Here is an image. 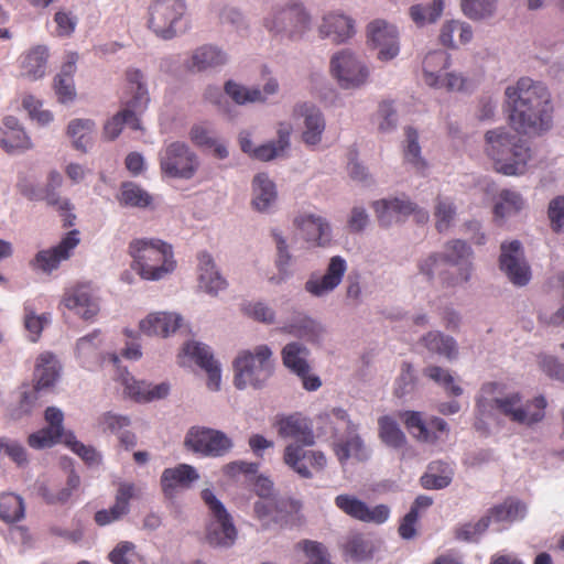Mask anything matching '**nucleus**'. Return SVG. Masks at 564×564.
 Masks as SVG:
<instances>
[{
    "label": "nucleus",
    "mask_w": 564,
    "mask_h": 564,
    "mask_svg": "<svg viewBox=\"0 0 564 564\" xmlns=\"http://www.w3.org/2000/svg\"><path fill=\"white\" fill-rule=\"evenodd\" d=\"M65 306L84 319H90L99 312L97 297L88 285H77L67 291L63 300Z\"/></svg>",
    "instance_id": "28"
},
{
    "label": "nucleus",
    "mask_w": 564,
    "mask_h": 564,
    "mask_svg": "<svg viewBox=\"0 0 564 564\" xmlns=\"http://www.w3.org/2000/svg\"><path fill=\"white\" fill-rule=\"evenodd\" d=\"M497 0H462L464 14L471 20H482L494 14Z\"/></svg>",
    "instance_id": "60"
},
{
    "label": "nucleus",
    "mask_w": 564,
    "mask_h": 564,
    "mask_svg": "<svg viewBox=\"0 0 564 564\" xmlns=\"http://www.w3.org/2000/svg\"><path fill=\"white\" fill-rule=\"evenodd\" d=\"M271 235L276 249L274 265L278 270V273L272 275L269 281L274 285H281L282 283H285L288 280L293 278L295 273L292 269L293 254L290 251L285 237L279 229H273Z\"/></svg>",
    "instance_id": "33"
},
{
    "label": "nucleus",
    "mask_w": 564,
    "mask_h": 564,
    "mask_svg": "<svg viewBox=\"0 0 564 564\" xmlns=\"http://www.w3.org/2000/svg\"><path fill=\"white\" fill-rule=\"evenodd\" d=\"M25 506L23 499L15 494L0 495V519L11 523L24 518Z\"/></svg>",
    "instance_id": "57"
},
{
    "label": "nucleus",
    "mask_w": 564,
    "mask_h": 564,
    "mask_svg": "<svg viewBox=\"0 0 564 564\" xmlns=\"http://www.w3.org/2000/svg\"><path fill=\"white\" fill-rule=\"evenodd\" d=\"M187 451L203 457H223L234 447L232 440L223 431L205 426H192L184 438Z\"/></svg>",
    "instance_id": "13"
},
{
    "label": "nucleus",
    "mask_w": 564,
    "mask_h": 564,
    "mask_svg": "<svg viewBox=\"0 0 564 564\" xmlns=\"http://www.w3.org/2000/svg\"><path fill=\"white\" fill-rule=\"evenodd\" d=\"M486 153L492 159L497 172L505 175L522 174L530 159V148L518 134L506 128L487 131Z\"/></svg>",
    "instance_id": "4"
},
{
    "label": "nucleus",
    "mask_w": 564,
    "mask_h": 564,
    "mask_svg": "<svg viewBox=\"0 0 564 564\" xmlns=\"http://www.w3.org/2000/svg\"><path fill=\"white\" fill-rule=\"evenodd\" d=\"M416 387V376L413 366L410 362L403 361L401 372L395 381L394 393L398 398H404L411 394Z\"/></svg>",
    "instance_id": "63"
},
{
    "label": "nucleus",
    "mask_w": 564,
    "mask_h": 564,
    "mask_svg": "<svg viewBox=\"0 0 564 564\" xmlns=\"http://www.w3.org/2000/svg\"><path fill=\"white\" fill-rule=\"evenodd\" d=\"M489 528V518L484 516L476 522H465L455 527L454 536L457 541L478 543L482 534Z\"/></svg>",
    "instance_id": "59"
},
{
    "label": "nucleus",
    "mask_w": 564,
    "mask_h": 564,
    "mask_svg": "<svg viewBox=\"0 0 564 564\" xmlns=\"http://www.w3.org/2000/svg\"><path fill=\"white\" fill-rule=\"evenodd\" d=\"M452 466L443 460L431 462L427 471L421 477V485L429 490H440L448 487L453 480Z\"/></svg>",
    "instance_id": "45"
},
{
    "label": "nucleus",
    "mask_w": 564,
    "mask_h": 564,
    "mask_svg": "<svg viewBox=\"0 0 564 564\" xmlns=\"http://www.w3.org/2000/svg\"><path fill=\"white\" fill-rule=\"evenodd\" d=\"M228 62L226 52L215 45H202L197 47L186 66L192 73L217 70Z\"/></svg>",
    "instance_id": "29"
},
{
    "label": "nucleus",
    "mask_w": 564,
    "mask_h": 564,
    "mask_svg": "<svg viewBox=\"0 0 564 564\" xmlns=\"http://www.w3.org/2000/svg\"><path fill=\"white\" fill-rule=\"evenodd\" d=\"M499 265L508 279L517 286H524L531 280V269L523 257L519 240L503 242L500 247Z\"/></svg>",
    "instance_id": "19"
},
{
    "label": "nucleus",
    "mask_w": 564,
    "mask_h": 564,
    "mask_svg": "<svg viewBox=\"0 0 564 564\" xmlns=\"http://www.w3.org/2000/svg\"><path fill=\"white\" fill-rule=\"evenodd\" d=\"M198 285L210 295H217L219 291L227 286V282L217 270L213 257L205 251L198 256Z\"/></svg>",
    "instance_id": "36"
},
{
    "label": "nucleus",
    "mask_w": 564,
    "mask_h": 564,
    "mask_svg": "<svg viewBox=\"0 0 564 564\" xmlns=\"http://www.w3.org/2000/svg\"><path fill=\"white\" fill-rule=\"evenodd\" d=\"M319 36L340 44L351 39L355 33V20L339 12H330L323 17L318 26Z\"/></svg>",
    "instance_id": "26"
},
{
    "label": "nucleus",
    "mask_w": 564,
    "mask_h": 564,
    "mask_svg": "<svg viewBox=\"0 0 564 564\" xmlns=\"http://www.w3.org/2000/svg\"><path fill=\"white\" fill-rule=\"evenodd\" d=\"M199 479L196 468L180 464L173 468H166L161 476V485L165 494H170L176 486L188 487L192 482Z\"/></svg>",
    "instance_id": "46"
},
{
    "label": "nucleus",
    "mask_w": 564,
    "mask_h": 564,
    "mask_svg": "<svg viewBox=\"0 0 564 564\" xmlns=\"http://www.w3.org/2000/svg\"><path fill=\"white\" fill-rule=\"evenodd\" d=\"M275 426L281 437L293 438L295 442L285 446L283 460L293 471L305 479L313 478V473L304 463L322 471L327 465V458L321 451H306L304 446L315 444V435L311 421L301 413L276 417Z\"/></svg>",
    "instance_id": "2"
},
{
    "label": "nucleus",
    "mask_w": 564,
    "mask_h": 564,
    "mask_svg": "<svg viewBox=\"0 0 564 564\" xmlns=\"http://www.w3.org/2000/svg\"><path fill=\"white\" fill-rule=\"evenodd\" d=\"M524 207L521 194L511 189H502L495 204L496 217L506 218L518 214Z\"/></svg>",
    "instance_id": "56"
},
{
    "label": "nucleus",
    "mask_w": 564,
    "mask_h": 564,
    "mask_svg": "<svg viewBox=\"0 0 564 564\" xmlns=\"http://www.w3.org/2000/svg\"><path fill=\"white\" fill-rule=\"evenodd\" d=\"M295 510V502L288 498L258 499L253 503V513L262 530L283 528Z\"/></svg>",
    "instance_id": "16"
},
{
    "label": "nucleus",
    "mask_w": 564,
    "mask_h": 564,
    "mask_svg": "<svg viewBox=\"0 0 564 564\" xmlns=\"http://www.w3.org/2000/svg\"><path fill=\"white\" fill-rule=\"evenodd\" d=\"M527 514V506L519 499L509 498L502 503L494 506L488 510L484 518H489V525L492 522H514L524 519Z\"/></svg>",
    "instance_id": "44"
},
{
    "label": "nucleus",
    "mask_w": 564,
    "mask_h": 564,
    "mask_svg": "<svg viewBox=\"0 0 564 564\" xmlns=\"http://www.w3.org/2000/svg\"><path fill=\"white\" fill-rule=\"evenodd\" d=\"M293 117L303 119L302 141L313 148L321 143L326 122L324 115L314 104L299 102L293 107Z\"/></svg>",
    "instance_id": "21"
},
{
    "label": "nucleus",
    "mask_w": 564,
    "mask_h": 564,
    "mask_svg": "<svg viewBox=\"0 0 564 564\" xmlns=\"http://www.w3.org/2000/svg\"><path fill=\"white\" fill-rule=\"evenodd\" d=\"M186 12L185 0H152L148 26L160 39L172 40L187 30Z\"/></svg>",
    "instance_id": "7"
},
{
    "label": "nucleus",
    "mask_w": 564,
    "mask_h": 564,
    "mask_svg": "<svg viewBox=\"0 0 564 564\" xmlns=\"http://www.w3.org/2000/svg\"><path fill=\"white\" fill-rule=\"evenodd\" d=\"M272 357V349L264 344L256 346L253 350H240L232 361L234 386L238 390L265 387L274 373Z\"/></svg>",
    "instance_id": "6"
},
{
    "label": "nucleus",
    "mask_w": 564,
    "mask_h": 564,
    "mask_svg": "<svg viewBox=\"0 0 564 564\" xmlns=\"http://www.w3.org/2000/svg\"><path fill=\"white\" fill-rule=\"evenodd\" d=\"M202 499L209 510L206 540L213 546L229 547L237 539V530L231 516L212 489L202 491Z\"/></svg>",
    "instance_id": "10"
},
{
    "label": "nucleus",
    "mask_w": 564,
    "mask_h": 564,
    "mask_svg": "<svg viewBox=\"0 0 564 564\" xmlns=\"http://www.w3.org/2000/svg\"><path fill=\"white\" fill-rule=\"evenodd\" d=\"M63 184V176L57 171H51L47 176V183L42 188V200H45L47 205L57 207L59 210L69 212L72 204L68 199L61 198L58 188Z\"/></svg>",
    "instance_id": "55"
},
{
    "label": "nucleus",
    "mask_w": 564,
    "mask_h": 564,
    "mask_svg": "<svg viewBox=\"0 0 564 564\" xmlns=\"http://www.w3.org/2000/svg\"><path fill=\"white\" fill-rule=\"evenodd\" d=\"M0 448L18 467L28 465V453L22 443L9 437H0Z\"/></svg>",
    "instance_id": "64"
},
{
    "label": "nucleus",
    "mask_w": 564,
    "mask_h": 564,
    "mask_svg": "<svg viewBox=\"0 0 564 564\" xmlns=\"http://www.w3.org/2000/svg\"><path fill=\"white\" fill-rule=\"evenodd\" d=\"M372 208L379 225L386 228L404 221L413 212L412 200L404 195L375 200Z\"/></svg>",
    "instance_id": "25"
},
{
    "label": "nucleus",
    "mask_w": 564,
    "mask_h": 564,
    "mask_svg": "<svg viewBox=\"0 0 564 564\" xmlns=\"http://www.w3.org/2000/svg\"><path fill=\"white\" fill-rule=\"evenodd\" d=\"M183 351L192 358L197 366L204 369L208 376L207 387L212 391H218L221 383V367L214 358L212 348L203 343L188 341L184 345Z\"/></svg>",
    "instance_id": "23"
},
{
    "label": "nucleus",
    "mask_w": 564,
    "mask_h": 564,
    "mask_svg": "<svg viewBox=\"0 0 564 564\" xmlns=\"http://www.w3.org/2000/svg\"><path fill=\"white\" fill-rule=\"evenodd\" d=\"M59 362L52 352L41 354L34 369V386L43 391L53 387L59 378Z\"/></svg>",
    "instance_id": "41"
},
{
    "label": "nucleus",
    "mask_w": 564,
    "mask_h": 564,
    "mask_svg": "<svg viewBox=\"0 0 564 564\" xmlns=\"http://www.w3.org/2000/svg\"><path fill=\"white\" fill-rule=\"evenodd\" d=\"M508 119L519 133L540 134L551 129L553 105L547 87L529 77H521L505 90Z\"/></svg>",
    "instance_id": "1"
},
{
    "label": "nucleus",
    "mask_w": 564,
    "mask_h": 564,
    "mask_svg": "<svg viewBox=\"0 0 564 564\" xmlns=\"http://www.w3.org/2000/svg\"><path fill=\"white\" fill-rule=\"evenodd\" d=\"M335 506L348 517L373 524H383L390 518V508L387 505L369 507L356 496L341 494L335 498Z\"/></svg>",
    "instance_id": "20"
},
{
    "label": "nucleus",
    "mask_w": 564,
    "mask_h": 564,
    "mask_svg": "<svg viewBox=\"0 0 564 564\" xmlns=\"http://www.w3.org/2000/svg\"><path fill=\"white\" fill-rule=\"evenodd\" d=\"M422 341L427 350L444 356L447 359H455L458 355L457 341L448 335L438 330L429 332L423 336Z\"/></svg>",
    "instance_id": "49"
},
{
    "label": "nucleus",
    "mask_w": 564,
    "mask_h": 564,
    "mask_svg": "<svg viewBox=\"0 0 564 564\" xmlns=\"http://www.w3.org/2000/svg\"><path fill=\"white\" fill-rule=\"evenodd\" d=\"M292 127L290 123L280 122L276 129V139L270 140L253 151V159L269 162L276 159H288L291 150Z\"/></svg>",
    "instance_id": "27"
},
{
    "label": "nucleus",
    "mask_w": 564,
    "mask_h": 564,
    "mask_svg": "<svg viewBox=\"0 0 564 564\" xmlns=\"http://www.w3.org/2000/svg\"><path fill=\"white\" fill-rule=\"evenodd\" d=\"M321 419L328 420L335 434L339 430V424L345 427L346 436L334 441V452L341 466L354 458L358 462H365L370 457L364 440L358 434V426L350 420L348 413L341 408H334L329 412L321 415Z\"/></svg>",
    "instance_id": "8"
},
{
    "label": "nucleus",
    "mask_w": 564,
    "mask_h": 564,
    "mask_svg": "<svg viewBox=\"0 0 564 564\" xmlns=\"http://www.w3.org/2000/svg\"><path fill=\"white\" fill-rule=\"evenodd\" d=\"M347 261L341 256H334L329 259L326 271L323 275L313 272L304 283V291L315 299H323L335 291L345 276Z\"/></svg>",
    "instance_id": "17"
},
{
    "label": "nucleus",
    "mask_w": 564,
    "mask_h": 564,
    "mask_svg": "<svg viewBox=\"0 0 564 564\" xmlns=\"http://www.w3.org/2000/svg\"><path fill=\"white\" fill-rule=\"evenodd\" d=\"M75 61H68L62 65L61 72L54 77V90L62 104L70 102L76 97L74 73Z\"/></svg>",
    "instance_id": "48"
},
{
    "label": "nucleus",
    "mask_w": 564,
    "mask_h": 564,
    "mask_svg": "<svg viewBox=\"0 0 564 564\" xmlns=\"http://www.w3.org/2000/svg\"><path fill=\"white\" fill-rule=\"evenodd\" d=\"M0 145L8 153L32 148L30 137L15 117L9 116L3 119V127L0 128Z\"/></svg>",
    "instance_id": "34"
},
{
    "label": "nucleus",
    "mask_w": 564,
    "mask_h": 564,
    "mask_svg": "<svg viewBox=\"0 0 564 564\" xmlns=\"http://www.w3.org/2000/svg\"><path fill=\"white\" fill-rule=\"evenodd\" d=\"M79 486L80 477L74 469H72L67 476L65 486L58 487L51 486L46 482H37L36 494L47 505L63 506L70 501L74 492L78 490Z\"/></svg>",
    "instance_id": "31"
},
{
    "label": "nucleus",
    "mask_w": 564,
    "mask_h": 564,
    "mask_svg": "<svg viewBox=\"0 0 564 564\" xmlns=\"http://www.w3.org/2000/svg\"><path fill=\"white\" fill-rule=\"evenodd\" d=\"M436 229L438 232L446 231L456 216V207L448 198H437L435 212Z\"/></svg>",
    "instance_id": "62"
},
{
    "label": "nucleus",
    "mask_w": 564,
    "mask_h": 564,
    "mask_svg": "<svg viewBox=\"0 0 564 564\" xmlns=\"http://www.w3.org/2000/svg\"><path fill=\"white\" fill-rule=\"evenodd\" d=\"M276 200V188L265 173H259L252 181V206L258 212H269Z\"/></svg>",
    "instance_id": "42"
},
{
    "label": "nucleus",
    "mask_w": 564,
    "mask_h": 564,
    "mask_svg": "<svg viewBox=\"0 0 564 564\" xmlns=\"http://www.w3.org/2000/svg\"><path fill=\"white\" fill-rule=\"evenodd\" d=\"M78 235V230H72L55 247L39 251L32 261L33 268L47 273L57 269L63 260L70 257L72 250L79 243Z\"/></svg>",
    "instance_id": "22"
},
{
    "label": "nucleus",
    "mask_w": 564,
    "mask_h": 564,
    "mask_svg": "<svg viewBox=\"0 0 564 564\" xmlns=\"http://www.w3.org/2000/svg\"><path fill=\"white\" fill-rule=\"evenodd\" d=\"M279 83L275 78H269L262 88L247 87L234 80L225 83V93L238 105L260 102L265 104L271 96L279 93Z\"/></svg>",
    "instance_id": "24"
},
{
    "label": "nucleus",
    "mask_w": 564,
    "mask_h": 564,
    "mask_svg": "<svg viewBox=\"0 0 564 564\" xmlns=\"http://www.w3.org/2000/svg\"><path fill=\"white\" fill-rule=\"evenodd\" d=\"M547 402L544 395H538L523 403L519 392L508 393L492 400V408L511 422L532 426L545 416Z\"/></svg>",
    "instance_id": "9"
},
{
    "label": "nucleus",
    "mask_w": 564,
    "mask_h": 564,
    "mask_svg": "<svg viewBox=\"0 0 564 564\" xmlns=\"http://www.w3.org/2000/svg\"><path fill=\"white\" fill-rule=\"evenodd\" d=\"M378 425L379 436L388 447L399 449L405 445L406 437L392 416L383 415L379 417Z\"/></svg>",
    "instance_id": "54"
},
{
    "label": "nucleus",
    "mask_w": 564,
    "mask_h": 564,
    "mask_svg": "<svg viewBox=\"0 0 564 564\" xmlns=\"http://www.w3.org/2000/svg\"><path fill=\"white\" fill-rule=\"evenodd\" d=\"M282 330L317 346L323 344L326 335L325 326L307 314L296 316Z\"/></svg>",
    "instance_id": "30"
},
{
    "label": "nucleus",
    "mask_w": 564,
    "mask_h": 564,
    "mask_svg": "<svg viewBox=\"0 0 564 564\" xmlns=\"http://www.w3.org/2000/svg\"><path fill=\"white\" fill-rule=\"evenodd\" d=\"M368 41L377 51V58L389 62L400 53L399 33L394 25L384 20H375L367 26Z\"/></svg>",
    "instance_id": "18"
},
{
    "label": "nucleus",
    "mask_w": 564,
    "mask_h": 564,
    "mask_svg": "<svg viewBox=\"0 0 564 564\" xmlns=\"http://www.w3.org/2000/svg\"><path fill=\"white\" fill-rule=\"evenodd\" d=\"M123 384L126 386V393L137 401H152L164 399L170 393V384L161 382L155 386L145 384L144 382H138L133 377L123 378Z\"/></svg>",
    "instance_id": "43"
},
{
    "label": "nucleus",
    "mask_w": 564,
    "mask_h": 564,
    "mask_svg": "<svg viewBox=\"0 0 564 564\" xmlns=\"http://www.w3.org/2000/svg\"><path fill=\"white\" fill-rule=\"evenodd\" d=\"M409 433L419 441L434 444L438 441V436L430 432L426 422L423 420L422 413L417 411H404L400 414Z\"/></svg>",
    "instance_id": "52"
},
{
    "label": "nucleus",
    "mask_w": 564,
    "mask_h": 564,
    "mask_svg": "<svg viewBox=\"0 0 564 564\" xmlns=\"http://www.w3.org/2000/svg\"><path fill=\"white\" fill-rule=\"evenodd\" d=\"M344 552L356 562L370 558L373 553V545L362 533L354 532L347 535L343 543Z\"/></svg>",
    "instance_id": "53"
},
{
    "label": "nucleus",
    "mask_w": 564,
    "mask_h": 564,
    "mask_svg": "<svg viewBox=\"0 0 564 564\" xmlns=\"http://www.w3.org/2000/svg\"><path fill=\"white\" fill-rule=\"evenodd\" d=\"M451 66V55L443 50L429 52L423 59V78L427 86L440 88L444 83L442 70Z\"/></svg>",
    "instance_id": "38"
},
{
    "label": "nucleus",
    "mask_w": 564,
    "mask_h": 564,
    "mask_svg": "<svg viewBox=\"0 0 564 564\" xmlns=\"http://www.w3.org/2000/svg\"><path fill=\"white\" fill-rule=\"evenodd\" d=\"M132 269L142 279L158 281L175 268L172 246L160 239H134L129 245Z\"/></svg>",
    "instance_id": "5"
},
{
    "label": "nucleus",
    "mask_w": 564,
    "mask_h": 564,
    "mask_svg": "<svg viewBox=\"0 0 564 564\" xmlns=\"http://www.w3.org/2000/svg\"><path fill=\"white\" fill-rule=\"evenodd\" d=\"M442 262L458 268V273L453 274L449 272L442 273V282L447 288H455L467 283L471 278L473 263L470 258L473 256L471 248L466 241L455 239L448 241L444 251L441 252Z\"/></svg>",
    "instance_id": "15"
},
{
    "label": "nucleus",
    "mask_w": 564,
    "mask_h": 564,
    "mask_svg": "<svg viewBox=\"0 0 564 564\" xmlns=\"http://www.w3.org/2000/svg\"><path fill=\"white\" fill-rule=\"evenodd\" d=\"M161 172L167 177L191 180L196 174L199 160L191 148L181 141L166 144L159 153Z\"/></svg>",
    "instance_id": "12"
},
{
    "label": "nucleus",
    "mask_w": 564,
    "mask_h": 564,
    "mask_svg": "<svg viewBox=\"0 0 564 564\" xmlns=\"http://www.w3.org/2000/svg\"><path fill=\"white\" fill-rule=\"evenodd\" d=\"M308 356V348L300 341L288 343L281 350L284 367L297 377H303L310 372Z\"/></svg>",
    "instance_id": "39"
},
{
    "label": "nucleus",
    "mask_w": 564,
    "mask_h": 564,
    "mask_svg": "<svg viewBox=\"0 0 564 564\" xmlns=\"http://www.w3.org/2000/svg\"><path fill=\"white\" fill-rule=\"evenodd\" d=\"M182 321L177 313H153L140 322V329L149 336L167 337L180 328Z\"/></svg>",
    "instance_id": "35"
},
{
    "label": "nucleus",
    "mask_w": 564,
    "mask_h": 564,
    "mask_svg": "<svg viewBox=\"0 0 564 564\" xmlns=\"http://www.w3.org/2000/svg\"><path fill=\"white\" fill-rule=\"evenodd\" d=\"M126 79L128 88L127 96L121 101L122 109L109 118L104 126V135L110 141L120 135L124 124L133 130H140L139 117L145 111L150 101L147 82L140 69L128 68Z\"/></svg>",
    "instance_id": "3"
},
{
    "label": "nucleus",
    "mask_w": 564,
    "mask_h": 564,
    "mask_svg": "<svg viewBox=\"0 0 564 564\" xmlns=\"http://www.w3.org/2000/svg\"><path fill=\"white\" fill-rule=\"evenodd\" d=\"M295 224L308 242L325 246L330 239V227L321 216L303 215L295 219Z\"/></svg>",
    "instance_id": "37"
},
{
    "label": "nucleus",
    "mask_w": 564,
    "mask_h": 564,
    "mask_svg": "<svg viewBox=\"0 0 564 564\" xmlns=\"http://www.w3.org/2000/svg\"><path fill=\"white\" fill-rule=\"evenodd\" d=\"M48 48L36 45L21 56V75L30 80H37L46 73Z\"/></svg>",
    "instance_id": "40"
},
{
    "label": "nucleus",
    "mask_w": 564,
    "mask_h": 564,
    "mask_svg": "<svg viewBox=\"0 0 564 564\" xmlns=\"http://www.w3.org/2000/svg\"><path fill=\"white\" fill-rule=\"evenodd\" d=\"M404 161L420 174H424L427 163L421 155V147L419 144V133L412 127L405 128V145L403 149Z\"/></svg>",
    "instance_id": "50"
},
{
    "label": "nucleus",
    "mask_w": 564,
    "mask_h": 564,
    "mask_svg": "<svg viewBox=\"0 0 564 564\" xmlns=\"http://www.w3.org/2000/svg\"><path fill=\"white\" fill-rule=\"evenodd\" d=\"M332 76L343 89H359L365 86L370 70L364 59L350 48L333 54L329 62Z\"/></svg>",
    "instance_id": "11"
},
{
    "label": "nucleus",
    "mask_w": 564,
    "mask_h": 564,
    "mask_svg": "<svg viewBox=\"0 0 564 564\" xmlns=\"http://www.w3.org/2000/svg\"><path fill=\"white\" fill-rule=\"evenodd\" d=\"M311 23L310 14L300 3H290L275 9L265 20V26L270 32L289 39L300 37Z\"/></svg>",
    "instance_id": "14"
},
{
    "label": "nucleus",
    "mask_w": 564,
    "mask_h": 564,
    "mask_svg": "<svg viewBox=\"0 0 564 564\" xmlns=\"http://www.w3.org/2000/svg\"><path fill=\"white\" fill-rule=\"evenodd\" d=\"M134 494V486L132 484L123 482L120 484L113 506L109 509H101L95 513V522L105 527L112 522L120 520L130 510V500Z\"/></svg>",
    "instance_id": "32"
},
{
    "label": "nucleus",
    "mask_w": 564,
    "mask_h": 564,
    "mask_svg": "<svg viewBox=\"0 0 564 564\" xmlns=\"http://www.w3.org/2000/svg\"><path fill=\"white\" fill-rule=\"evenodd\" d=\"M424 373L431 380L442 386L448 393L458 397L463 393V389L455 383L454 377L448 370L438 366H430L424 369Z\"/></svg>",
    "instance_id": "61"
},
{
    "label": "nucleus",
    "mask_w": 564,
    "mask_h": 564,
    "mask_svg": "<svg viewBox=\"0 0 564 564\" xmlns=\"http://www.w3.org/2000/svg\"><path fill=\"white\" fill-rule=\"evenodd\" d=\"M96 124L91 119H73L67 127V134L73 140V147L82 152H87L91 144V134Z\"/></svg>",
    "instance_id": "51"
},
{
    "label": "nucleus",
    "mask_w": 564,
    "mask_h": 564,
    "mask_svg": "<svg viewBox=\"0 0 564 564\" xmlns=\"http://www.w3.org/2000/svg\"><path fill=\"white\" fill-rule=\"evenodd\" d=\"M444 4V0H433L432 3L427 6L413 4L410 8V17L417 26L434 23L442 15Z\"/></svg>",
    "instance_id": "58"
},
{
    "label": "nucleus",
    "mask_w": 564,
    "mask_h": 564,
    "mask_svg": "<svg viewBox=\"0 0 564 564\" xmlns=\"http://www.w3.org/2000/svg\"><path fill=\"white\" fill-rule=\"evenodd\" d=\"M118 202L123 207L144 209L152 204L153 197L141 185L127 181L120 185Z\"/></svg>",
    "instance_id": "47"
}]
</instances>
